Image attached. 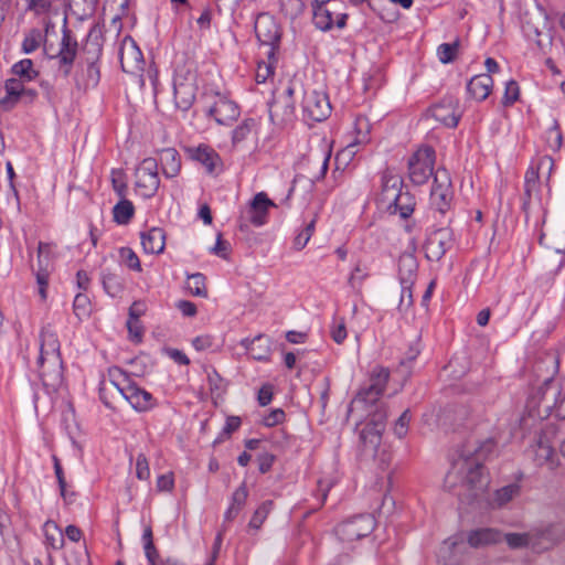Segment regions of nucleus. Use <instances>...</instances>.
I'll return each instance as SVG.
<instances>
[{
	"instance_id": "f257e3e1",
	"label": "nucleus",
	"mask_w": 565,
	"mask_h": 565,
	"mask_svg": "<svg viewBox=\"0 0 565 565\" xmlns=\"http://www.w3.org/2000/svg\"><path fill=\"white\" fill-rule=\"evenodd\" d=\"M495 444L492 439H487L477 448L465 449L461 459L455 467L465 477L459 486L457 495L461 502L470 504L484 491L488 486L487 477L483 473L482 460L487 459L494 451Z\"/></svg>"
},
{
	"instance_id": "f03ea898",
	"label": "nucleus",
	"mask_w": 565,
	"mask_h": 565,
	"mask_svg": "<svg viewBox=\"0 0 565 565\" xmlns=\"http://www.w3.org/2000/svg\"><path fill=\"white\" fill-rule=\"evenodd\" d=\"M36 364L43 385L52 391L57 390L63 382V361L61 344L51 324L41 330L40 354Z\"/></svg>"
},
{
	"instance_id": "7ed1b4c3",
	"label": "nucleus",
	"mask_w": 565,
	"mask_h": 565,
	"mask_svg": "<svg viewBox=\"0 0 565 565\" xmlns=\"http://www.w3.org/2000/svg\"><path fill=\"white\" fill-rule=\"evenodd\" d=\"M503 541V533L492 527L471 530L463 534L446 540L438 552V562L441 565H459L466 553L467 544L472 548H482Z\"/></svg>"
},
{
	"instance_id": "20e7f679",
	"label": "nucleus",
	"mask_w": 565,
	"mask_h": 565,
	"mask_svg": "<svg viewBox=\"0 0 565 565\" xmlns=\"http://www.w3.org/2000/svg\"><path fill=\"white\" fill-rule=\"evenodd\" d=\"M77 41L73 38L72 31L66 26L62 30V39L58 47L52 44H44V52L50 60L55 62L57 74L64 78L72 73L77 55Z\"/></svg>"
},
{
	"instance_id": "39448f33",
	"label": "nucleus",
	"mask_w": 565,
	"mask_h": 565,
	"mask_svg": "<svg viewBox=\"0 0 565 565\" xmlns=\"http://www.w3.org/2000/svg\"><path fill=\"white\" fill-rule=\"evenodd\" d=\"M128 382V375L119 367L108 369V379H103L99 384V397L108 408H115L124 401V387Z\"/></svg>"
},
{
	"instance_id": "423d86ee",
	"label": "nucleus",
	"mask_w": 565,
	"mask_h": 565,
	"mask_svg": "<svg viewBox=\"0 0 565 565\" xmlns=\"http://www.w3.org/2000/svg\"><path fill=\"white\" fill-rule=\"evenodd\" d=\"M312 7V22L321 31H328L337 25L342 29L347 24L348 14L340 12L341 2L320 3L319 0H313Z\"/></svg>"
},
{
	"instance_id": "0eeeda50",
	"label": "nucleus",
	"mask_w": 565,
	"mask_h": 565,
	"mask_svg": "<svg viewBox=\"0 0 565 565\" xmlns=\"http://www.w3.org/2000/svg\"><path fill=\"white\" fill-rule=\"evenodd\" d=\"M435 150L431 147L419 148L408 160V175L414 184L427 182L434 172Z\"/></svg>"
},
{
	"instance_id": "6e6552de",
	"label": "nucleus",
	"mask_w": 565,
	"mask_h": 565,
	"mask_svg": "<svg viewBox=\"0 0 565 565\" xmlns=\"http://www.w3.org/2000/svg\"><path fill=\"white\" fill-rule=\"evenodd\" d=\"M374 527L375 520L371 514H360L340 523L335 534L341 541L350 543L367 536Z\"/></svg>"
},
{
	"instance_id": "1a4fd4ad",
	"label": "nucleus",
	"mask_w": 565,
	"mask_h": 565,
	"mask_svg": "<svg viewBox=\"0 0 565 565\" xmlns=\"http://www.w3.org/2000/svg\"><path fill=\"white\" fill-rule=\"evenodd\" d=\"M565 539V529L557 523H550L531 530L532 551L547 552L557 546Z\"/></svg>"
},
{
	"instance_id": "9d476101",
	"label": "nucleus",
	"mask_w": 565,
	"mask_h": 565,
	"mask_svg": "<svg viewBox=\"0 0 565 565\" xmlns=\"http://www.w3.org/2000/svg\"><path fill=\"white\" fill-rule=\"evenodd\" d=\"M451 179L446 169H437L434 174V184L430 192V202L440 214L446 213L452 201Z\"/></svg>"
},
{
	"instance_id": "9b49d317",
	"label": "nucleus",
	"mask_w": 565,
	"mask_h": 565,
	"mask_svg": "<svg viewBox=\"0 0 565 565\" xmlns=\"http://www.w3.org/2000/svg\"><path fill=\"white\" fill-rule=\"evenodd\" d=\"M254 29L260 44L269 47L267 55L271 60L275 55V47L280 40L279 25L270 14L260 13L255 20Z\"/></svg>"
},
{
	"instance_id": "f8f14e48",
	"label": "nucleus",
	"mask_w": 565,
	"mask_h": 565,
	"mask_svg": "<svg viewBox=\"0 0 565 565\" xmlns=\"http://www.w3.org/2000/svg\"><path fill=\"white\" fill-rule=\"evenodd\" d=\"M160 185L158 162L154 158H146L136 169V186L146 198L154 195Z\"/></svg>"
},
{
	"instance_id": "ddd939ff",
	"label": "nucleus",
	"mask_w": 565,
	"mask_h": 565,
	"mask_svg": "<svg viewBox=\"0 0 565 565\" xmlns=\"http://www.w3.org/2000/svg\"><path fill=\"white\" fill-rule=\"evenodd\" d=\"M454 246V234L450 228L441 227L433 233L426 239L424 245L425 256L428 260L439 262L447 250Z\"/></svg>"
},
{
	"instance_id": "4468645a",
	"label": "nucleus",
	"mask_w": 565,
	"mask_h": 565,
	"mask_svg": "<svg viewBox=\"0 0 565 565\" xmlns=\"http://www.w3.org/2000/svg\"><path fill=\"white\" fill-rule=\"evenodd\" d=\"M119 60L125 73L136 75L143 71V55L136 41L129 35L125 36L120 43Z\"/></svg>"
},
{
	"instance_id": "2eb2a0df",
	"label": "nucleus",
	"mask_w": 565,
	"mask_h": 565,
	"mask_svg": "<svg viewBox=\"0 0 565 565\" xmlns=\"http://www.w3.org/2000/svg\"><path fill=\"white\" fill-rule=\"evenodd\" d=\"M305 117L313 121H322L331 114V105L328 95L322 92L305 93L302 100Z\"/></svg>"
},
{
	"instance_id": "dca6fc26",
	"label": "nucleus",
	"mask_w": 565,
	"mask_h": 565,
	"mask_svg": "<svg viewBox=\"0 0 565 565\" xmlns=\"http://www.w3.org/2000/svg\"><path fill=\"white\" fill-rule=\"evenodd\" d=\"M390 371L386 367L376 366L371 374V384L359 391L356 398L366 404L375 403L384 393Z\"/></svg>"
},
{
	"instance_id": "f3484780",
	"label": "nucleus",
	"mask_w": 565,
	"mask_h": 565,
	"mask_svg": "<svg viewBox=\"0 0 565 565\" xmlns=\"http://www.w3.org/2000/svg\"><path fill=\"white\" fill-rule=\"evenodd\" d=\"M561 394L558 385L555 384L553 376L544 380L543 384L537 387L530 397L533 407H543L546 414L556 407L557 396Z\"/></svg>"
},
{
	"instance_id": "a211bd4d",
	"label": "nucleus",
	"mask_w": 565,
	"mask_h": 565,
	"mask_svg": "<svg viewBox=\"0 0 565 565\" xmlns=\"http://www.w3.org/2000/svg\"><path fill=\"white\" fill-rule=\"evenodd\" d=\"M174 103L177 108L185 111L195 100L196 85L193 76H177L173 82Z\"/></svg>"
},
{
	"instance_id": "6ab92c4d",
	"label": "nucleus",
	"mask_w": 565,
	"mask_h": 565,
	"mask_svg": "<svg viewBox=\"0 0 565 565\" xmlns=\"http://www.w3.org/2000/svg\"><path fill=\"white\" fill-rule=\"evenodd\" d=\"M189 157L202 164L210 174H217L222 171V160L211 147L200 145L186 149Z\"/></svg>"
},
{
	"instance_id": "aec40b11",
	"label": "nucleus",
	"mask_w": 565,
	"mask_h": 565,
	"mask_svg": "<svg viewBox=\"0 0 565 565\" xmlns=\"http://www.w3.org/2000/svg\"><path fill=\"white\" fill-rule=\"evenodd\" d=\"M403 180L393 169L386 168L381 177L379 200L383 205L391 204L402 192Z\"/></svg>"
},
{
	"instance_id": "412c9836",
	"label": "nucleus",
	"mask_w": 565,
	"mask_h": 565,
	"mask_svg": "<svg viewBox=\"0 0 565 565\" xmlns=\"http://www.w3.org/2000/svg\"><path fill=\"white\" fill-rule=\"evenodd\" d=\"M275 203L264 192L257 193L246 211V220L254 226H262L267 221L269 207Z\"/></svg>"
},
{
	"instance_id": "4be33fe9",
	"label": "nucleus",
	"mask_w": 565,
	"mask_h": 565,
	"mask_svg": "<svg viewBox=\"0 0 565 565\" xmlns=\"http://www.w3.org/2000/svg\"><path fill=\"white\" fill-rule=\"evenodd\" d=\"M122 387L124 401L128 402L136 411L146 412L153 406L152 395L131 383L129 379Z\"/></svg>"
},
{
	"instance_id": "5701e85b",
	"label": "nucleus",
	"mask_w": 565,
	"mask_h": 565,
	"mask_svg": "<svg viewBox=\"0 0 565 565\" xmlns=\"http://www.w3.org/2000/svg\"><path fill=\"white\" fill-rule=\"evenodd\" d=\"M430 116L449 128L458 125L460 115L457 113V103L452 98H446L429 109Z\"/></svg>"
},
{
	"instance_id": "b1692460",
	"label": "nucleus",
	"mask_w": 565,
	"mask_h": 565,
	"mask_svg": "<svg viewBox=\"0 0 565 565\" xmlns=\"http://www.w3.org/2000/svg\"><path fill=\"white\" fill-rule=\"evenodd\" d=\"M544 226L540 243L556 253H565V220L556 225Z\"/></svg>"
},
{
	"instance_id": "393cba45",
	"label": "nucleus",
	"mask_w": 565,
	"mask_h": 565,
	"mask_svg": "<svg viewBox=\"0 0 565 565\" xmlns=\"http://www.w3.org/2000/svg\"><path fill=\"white\" fill-rule=\"evenodd\" d=\"M209 115L212 116L217 124L228 125L239 116V109L234 102L220 97L213 106L210 107Z\"/></svg>"
},
{
	"instance_id": "a878e982",
	"label": "nucleus",
	"mask_w": 565,
	"mask_h": 565,
	"mask_svg": "<svg viewBox=\"0 0 565 565\" xmlns=\"http://www.w3.org/2000/svg\"><path fill=\"white\" fill-rule=\"evenodd\" d=\"M141 245L147 254H160L166 246V233L160 227H152L140 234Z\"/></svg>"
},
{
	"instance_id": "bb28decb",
	"label": "nucleus",
	"mask_w": 565,
	"mask_h": 565,
	"mask_svg": "<svg viewBox=\"0 0 565 565\" xmlns=\"http://www.w3.org/2000/svg\"><path fill=\"white\" fill-rule=\"evenodd\" d=\"M50 254V244L40 242L38 246V270H36V282L39 285V294L42 300H45L46 288L49 285V277L51 273V268H49V259H46L45 265L42 264V255Z\"/></svg>"
},
{
	"instance_id": "cd10ccee",
	"label": "nucleus",
	"mask_w": 565,
	"mask_h": 565,
	"mask_svg": "<svg viewBox=\"0 0 565 565\" xmlns=\"http://www.w3.org/2000/svg\"><path fill=\"white\" fill-rule=\"evenodd\" d=\"M418 264L414 255L403 254L398 259V278L401 286H413L417 276Z\"/></svg>"
},
{
	"instance_id": "c85d7f7f",
	"label": "nucleus",
	"mask_w": 565,
	"mask_h": 565,
	"mask_svg": "<svg viewBox=\"0 0 565 565\" xmlns=\"http://www.w3.org/2000/svg\"><path fill=\"white\" fill-rule=\"evenodd\" d=\"M24 83L26 82L18 77H12L6 81V96L0 99V107L3 110L12 109L21 99V95H23Z\"/></svg>"
},
{
	"instance_id": "c756f323",
	"label": "nucleus",
	"mask_w": 565,
	"mask_h": 565,
	"mask_svg": "<svg viewBox=\"0 0 565 565\" xmlns=\"http://www.w3.org/2000/svg\"><path fill=\"white\" fill-rule=\"evenodd\" d=\"M269 117L276 125L284 126L295 117V107L291 100H274L269 105Z\"/></svg>"
},
{
	"instance_id": "7c9ffc66",
	"label": "nucleus",
	"mask_w": 565,
	"mask_h": 565,
	"mask_svg": "<svg viewBox=\"0 0 565 565\" xmlns=\"http://www.w3.org/2000/svg\"><path fill=\"white\" fill-rule=\"evenodd\" d=\"M493 79L489 74H479L473 76L467 84V90L472 98L484 100L491 93Z\"/></svg>"
},
{
	"instance_id": "2f4dec72",
	"label": "nucleus",
	"mask_w": 565,
	"mask_h": 565,
	"mask_svg": "<svg viewBox=\"0 0 565 565\" xmlns=\"http://www.w3.org/2000/svg\"><path fill=\"white\" fill-rule=\"evenodd\" d=\"M161 171L166 178H174L181 170V159L178 151L167 148L160 151Z\"/></svg>"
},
{
	"instance_id": "473e14b6",
	"label": "nucleus",
	"mask_w": 565,
	"mask_h": 565,
	"mask_svg": "<svg viewBox=\"0 0 565 565\" xmlns=\"http://www.w3.org/2000/svg\"><path fill=\"white\" fill-rule=\"evenodd\" d=\"M392 213L398 212L401 217L407 218L414 212L415 201L408 192H401L396 200L385 205Z\"/></svg>"
},
{
	"instance_id": "72a5a7b5",
	"label": "nucleus",
	"mask_w": 565,
	"mask_h": 565,
	"mask_svg": "<svg viewBox=\"0 0 565 565\" xmlns=\"http://www.w3.org/2000/svg\"><path fill=\"white\" fill-rule=\"evenodd\" d=\"M369 276L367 266L362 260H358L348 278V284L356 295H361L364 281Z\"/></svg>"
},
{
	"instance_id": "f704fd0d",
	"label": "nucleus",
	"mask_w": 565,
	"mask_h": 565,
	"mask_svg": "<svg viewBox=\"0 0 565 565\" xmlns=\"http://www.w3.org/2000/svg\"><path fill=\"white\" fill-rule=\"evenodd\" d=\"M245 345L253 359L267 360L270 352V340L267 337L259 334Z\"/></svg>"
},
{
	"instance_id": "c9c22d12",
	"label": "nucleus",
	"mask_w": 565,
	"mask_h": 565,
	"mask_svg": "<svg viewBox=\"0 0 565 565\" xmlns=\"http://www.w3.org/2000/svg\"><path fill=\"white\" fill-rule=\"evenodd\" d=\"M521 487L518 483H511L494 492L491 504L495 508H502L508 504L511 500L519 497Z\"/></svg>"
},
{
	"instance_id": "e433bc0d",
	"label": "nucleus",
	"mask_w": 565,
	"mask_h": 565,
	"mask_svg": "<svg viewBox=\"0 0 565 565\" xmlns=\"http://www.w3.org/2000/svg\"><path fill=\"white\" fill-rule=\"evenodd\" d=\"M331 143L326 139L318 140L315 148L311 149L313 160L321 162V174L324 175L328 170L329 160L331 158Z\"/></svg>"
},
{
	"instance_id": "4c0bfd02",
	"label": "nucleus",
	"mask_w": 565,
	"mask_h": 565,
	"mask_svg": "<svg viewBox=\"0 0 565 565\" xmlns=\"http://www.w3.org/2000/svg\"><path fill=\"white\" fill-rule=\"evenodd\" d=\"M257 134V121L253 118L245 119L239 124L232 134L233 146H238L247 140L249 136Z\"/></svg>"
},
{
	"instance_id": "58836bf2",
	"label": "nucleus",
	"mask_w": 565,
	"mask_h": 565,
	"mask_svg": "<svg viewBox=\"0 0 565 565\" xmlns=\"http://www.w3.org/2000/svg\"><path fill=\"white\" fill-rule=\"evenodd\" d=\"M384 431V426L369 422L361 430L360 438L365 445L377 447L381 443V437Z\"/></svg>"
},
{
	"instance_id": "ea45409f",
	"label": "nucleus",
	"mask_w": 565,
	"mask_h": 565,
	"mask_svg": "<svg viewBox=\"0 0 565 565\" xmlns=\"http://www.w3.org/2000/svg\"><path fill=\"white\" fill-rule=\"evenodd\" d=\"M146 557L150 565H162L159 559V552L153 544V534L150 525H146L142 534Z\"/></svg>"
},
{
	"instance_id": "a19ab883",
	"label": "nucleus",
	"mask_w": 565,
	"mask_h": 565,
	"mask_svg": "<svg viewBox=\"0 0 565 565\" xmlns=\"http://www.w3.org/2000/svg\"><path fill=\"white\" fill-rule=\"evenodd\" d=\"M113 214L116 223L128 224L135 214V206L129 200L124 198L114 206Z\"/></svg>"
},
{
	"instance_id": "79ce46f5",
	"label": "nucleus",
	"mask_w": 565,
	"mask_h": 565,
	"mask_svg": "<svg viewBox=\"0 0 565 565\" xmlns=\"http://www.w3.org/2000/svg\"><path fill=\"white\" fill-rule=\"evenodd\" d=\"M11 72L18 78H21L25 82H31L39 75V72L34 70L33 62L30 58H24L15 63L12 66Z\"/></svg>"
},
{
	"instance_id": "37998d69",
	"label": "nucleus",
	"mask_w": 565,
	"mask_h": 565,
	"mask_svg": "<svg viewBox=\"0 0 565 565\" xmlns=\"http://www.w3.org/2000/svg\"><path fill=\"white\" fill-rule=\"evenodd\" d=\"M503 540L507 542L508 546L512 550H518V548H531L532 550L531 530L529 532H524V533L503 534Z\"/></svg>"
},
{
	"instance_id": "c03bdc74",
	"label": "nucleus",
	"mask_w": 565,
	"mask_h": 565,
	"mask_svg": "<svg viewBox=\"0 0 565 565\" xmlns=\"http://www.w3.org/2000/svg\"><path fill=\"white\" fill-rule=\"evenodd\" d=\"M186 288L191 295L196 297H206L207 289L205 286V277L200 274H192L188 276Z\"/></svg>"
},
{
	"instance_id": "a18cd8bd",
	"label": "nucleus",
	"mask_w": 565,
	"mask_h": 565,
	"mask_svg": "<svg viewBox=\"0 0 565 565\" xmlns=\"http://www.w3.org/2000/svg\"><path fill=\"white\" fill-rule=\"evenodd\" d=\"M44 533L47 543L55 550L62 548L64 545V539L60 532L57 525L53 521H46L44 523Z\"/></svg>"
},
{
	"instance_id": "49530a36",
	"label": "nucleus",
	"mask_w": 565,
	"mask_h": 565,
	"mask_svg": "<svg viewBox=\"0 0 565 565\" xmlns=\"http://www.w3.org/2000/svg\"><path fill=\"white\" fill-rule=\"evenodd\" d=\"M273 508H274V501L273 500H267V501L263 502L257 508V510L254 512V514H253V516H252V519L249 521L248 526L254 529V530H259L262 524L265 522V520L267 519L268 514L273 510Z\"/></svg>"
},
{
	"instance_id": "de8ad7c7",
	"label": "nucleus",
	"mask_w": 565,
	"mask_h": 565,
	"mask_svg": "<svg viewBox=\"0 0 565 565\" xmlns=\"http://www.w3.org/2000/svg\"><path fill=\"white\" fill-rule=\"evenodd\" d=\"M85 73H86V75H85L84 79H81L78 77L75 78L76 86L78 88H82V87L87 88V87L96 86L99 82V76H100L98 66L94 62H90L87 64Z\"/></svg>"
},
{
	"instance_id": "09e8293b",
	"label": "nucleus",
	"mask_w": 565,
	"mask_h": 565,
	"mask_svg": "<svg viewBox=\"0 0 565 565\" xmlns=\"http://www.w3.org/2000/svg\"><path fill=\"white\" fill-rule=\"evenodd\" d=\"M102 280L105 291L111 297L121 292L124 286L122 280L118 275L114 273H104Z\"/></svg>"
},
{
	"instance_id": "8fccbe9b",
	"label": "nucleus",
	"mask_w": 565,
	"mask_h": 565,
	"mask_svg": "<svg viewBox=\"0 0 565 565\" xmlns=\"http://www.w3.org/2000/svg\"><path fill=\"white\" fill-rule=\"evenodd\" d=\"M74 313L79 320L89 317L92 312L90 300L85 294H77L73 303Z\"/></svg>"
},
{
	"instance_id": "3c124183",
	"label": "nucleus",
	"mask_w": 565,
	"mask_h": 565,
	"mask_svg": "<svg viewBox=\"0 0 565 565\" xmlns=\"http://www.w3.org/2000/svg\"><path fill=\"white\" fill-rule=\"evenodd\" d=\"M459 41L454 43H443L437 49V55L441 63L447 64L456 58L458 52Z\"/></svg>"
},
{
	"instance_id": "603ef678",
	"label": "nucleus",
	"mask_w": 565,
	"mask_h": 565,
	"mask_svg": "<svg viewBox=\"0 0 565 565\" xmlns=\"http://www.w3.org/2000/svg\"><path fill=\"white\" fill-rule=\"evenodd\" d=\"M41 42H42L41 31L39 29H32L25 35V38L22 42V51L26 54L32 53L36 49H39Z\"/></svg>"
},
{
	"instance_id": "864d4df0",
	"label": "nucleus",
	"mask_w": 565,
	"mask_h": 565,
	"mask_svg": "<svg viewBox=\"0 0 565 565\" xmlns=\"http://www.w3.org/2000/svg\"><path fill=\"white\" fill-rule=\"evenodd\" d=\"M539 168L530 167L525 172L524 178V192L530 199L533 192L537 191L539 188Z\"/></svg>"
},
{
	"instance_id": "5fc2aeb1",
	"label": "nucleus",
	"mask_w": 565,
	"mask_h": 565,
	"mask_svg": "<svg viewBox=\"0 0 565 565\" xmlns=\"http://www.w3.org/2000/svg\"><path fill=\"white\" fill-rule=\"evenodd\" d=\"M121 262L129 268L136 271H141V264L137 254L129 247H121L119 249Z\"/></svg>"
},
{
	"instance_id": "6e6d98bb",
	"label": "nucleus",
	"mask_w": 565,
	"mask_h": 565,
	"mask_svg": "<svg viewBox=\"0 0 565 565\" xmlns=\"http://www.w3.org/2000/svg\"><path fill=\"white\" fill-rule=\"evenodd\" d=\"M111 183L114 191L120 196V199L126 198L127 183L125 179V173L121 170H113Z\"/></svg>"
},
{
	"instance_id": "4d7b16f0",
	"label": "nucleus",
	"mask_w": 565,
	"mask_h": 565,
	"mask_svg": "<svg viewBox=\"0 0 565 565\" xmlns=\"http://www.w3.org/2000/svg\"><path fill=\"white\" fill-rule=\"evenodd\" d=\"M411 418L412 416L409 409H405L396 419L393 430L398 438H403L406 436Z\"/></svg>"
},
{
	"instance_id": "13d9d810",
	"label": "nucleus",
	"mask_w": 565,
	"mask_h": 565,
	"mask_svg": "<svg viewBox=\"0 0 565 565\" xmlns=\"http://www.w3.org/2000/svg\"><path fill=\"white\" fill-rule=\"evenodd\" d=\"M281 6L286 14L290 15L291 18L298 17L305 9V3L302 0H286L281 3Z\"/></svg>"
},
{
	"instance_id": "bf43d9fd",
	"label": "nucleus",
	"mask_w": 565,
	"mask_h": 565,
	"mask_svg": "<svg viewBox=\"0 0 565 565\" xmlns=\"http://www.w3.org/2000/svg\"><path fill=\"white\" fill-rule=\"evenodd\" d=\"M136 476L139 480H147L150 477L148 459L143 454L137 456Z\"/></svg>"
},
{
	"instance_id": "052dcab7",
	"label": "nucleus",
	"mask_w": 565,
	"mask_h": 565,
	"mask_svg": "<svg viewBox=\"0 0 565 565\" xmlns=\"http://www.w3.org/2000/svg\"><path fill=\"white\" fill-rule=\"evenodd\" d=\"M54 461V472L58 482L60 492L64 501H67V490H66V481L64 478V472L62 469V466L60 463V460L56 456H53Z\"/></svg>"
},
{
	"instance_id": "680f3d73",
	"label": "nucleus",
	"mask_w": 565,
	"mask_h": 565,
	"mask_svg": "<svg viewBox=\"0 0 565 565\" xmlns=\"http://www.w3.org/2000/svg\"><path fill=\"white\" fill-rule=\"evenodd\" d=\"M274 74V65L269 61L268 63L262 62L258 63L255 79L258 84L265 83L268 77Z\"/></svg>"
},
{
	"instance_id": "e2e57ef3",
	"label": "nucleus",
	"mask_w": 565,
	"mask_h": 565,
	"mask_svg": "<svg viewBox=\"0 0 565 565\" xmlns=\"http://www.w3.org/2000/svg\"><path fill=\"white\" fill-rule=\"evenodd\" d=\"M519 85L515 81H510L505 85V92L503 97L504 105H512L519 98Z\"/></svg>"
},
{
	"instance_id": "0e129e2a",
	"label": "nucleus",
	"mask_w": 565,
	"mask_h": 565,
	"mask_svg": "<svg viewBox=\"0 0 565 565\" xmlns=\"http://www.w3.org/2000/svg\"><path fill=\"white\" fill-rule=\"evenodd\" d=\"M52 6L51 0H29L28 9L36 14H43L50 11Z\"/></svg>"
},
{
	"instance_id": "69168bd1",
	"label": "nucleus",
	"mask_w": 565,
	"mask_h": 565,
	"mask_svg": "<svg viewBox=\"0 0 565 565\" xmlns=\"http://www.w3.org/2000/svg\"><path fill=\"white\" fill-rule=\"evenodd\" d=\"M98 1L99 0H72L73 4L78 8L83 17L92 14Z\"/></svg>"
},
{
	"instance_id": "338daca9",
	"label": "nucleus",
	"mask_w": 565,
	"mask_h": 565,
	"mask_svg": "<svg viewBox=\"0 0 565 565\" xmlns=\"http://www.w3.org/2000/svg\"><path fill=\"white\" fill-rule=\"evenodd\" d=\"M248 492L246 489V484L242 483L233 493L232 505H235L239 510L244 507Z\"/></svg>"
},
{
	"instance_id": "774afa93",
	"label": "nucleus",
	"mask_w": 565,
	"mask_h": 565,
	"mask_svg": "<svg viewBox=\"0 0 565 565\" xmlns=\"http://www.w3.org/2000/svg\"><path fill=\"white\" fill-rule=\"evenodd\" d=\"M284 419L285 412L281 408H276L264 418V425L267 427H273L277 424H280Z\"/></svg>"
}]
</instances>
